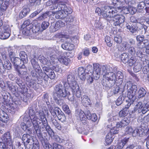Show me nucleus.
Masks as SVG:
<instances>
[{"instance_id": "nucleus-1", "label": "nucleus", "mask_w": 149, "mask_h": 149, "mask_svg": "<svg viewBox=\"0 0 149 149\" xmlns=\"http://www.w3.org/2000/svg\"><path fill=\"white\" fill-rule=\"evenodd\" d=\"M44 114L45 117L46 116H48L49 112L47 108L45 107L42 108L39 111H36L35 115L34 110L31 108L30 109L29 111V115L25 116L24 117H29V120L31 121L33 127L36 132L38 137L39 139L43 138L41 132V127H40V124L41 123L42 119H40V116L41 114Z\"/></svg>"}, {"instance_id": "nucleus-2", "label": "nucleus", "mask_w": 149, "mask_h": 149, "mask_svg": "<svg viewBox=\"0 0 149 149\" xmlns=\"http://www.w3.org/2000/svg\"><path fill=\"white\" fill-rule=\"evenodd\" d=\"M103 76L102 83L105 89H110L115 85L116 80V76L113 73V68L109 66H103L102 68Z\"/></svg>"}, {"instance_id": "nucleus-3", "label": "nucleus", "mask_w": 149, "mask_h": 149, "mask_svg": "<svg viewBox=\"0 0 149 149\" xmlns=\"http://www.w3.org/2000/svg\"><path fill=\"white\" fill-rule=\"evenodd\" d=\"M106 12L107 15H104V16L107 18V20L110 22H113V25H119L124 22L125 20V17L118 13L121 12V10L116 7H108Z\"/></svg>"}, {"instance_id": "nucleus-4", "label": "nucleus", "mask_w": 149, "mask_h": 149, "mask_svg": "<svg viewBox=\"0 0 149 149\" xmlns=\"http://www.w3.org/2000/svg\"><path fill=\"white\" fill-rule=\"evenodd\" d=\"M124 88L127 89V97L132 103L135 101L136 97L140 98L143 97L146 93V91L143 88H140L138 92L136 93L137 89L136 86L133 84L130 81L127 82L126 83Z\"/></svg>"}, {"instance_id": "nucleus-5", "label": "nucleus", "mask_w": 149, "mask_h": 149, "mask_svg": "<svg viewBox=\"0 0 149 149\" xmlns=\"http://www.w3.org/2000/svg\"><path fill=\"white\" fill-rule=\"evenodd\" d=\"M67 81H63L64 89H68L70 88L71 91L74 95L77 97H80L81 94V90L76 80L74 75L71 74L68 75L67 77Z\"/></svg>"}, {"instance_id": "nucleus-6", "label": "nucleus", "mask_w": 149, "mask_h": 149, "mask_svg": "<svg viewBox=\"0 0 149 149\" xmlns=\"http://www.w3.org/2000/svg\"><path fill=\"white\" fill-rule=\"evenodd\" d=\"M67 89H64L63 85L61 84H59L55 86L54 87L55 93L57 94L59 97H68L69 100L73 103L74 102V97L73 94L71 96L70 92L66 90Z\"/></svg>"}, {"instance_id": "nucleus-7", "label": "nucleus", "mask_w": 149, "mask_h": 149, "mask_svg": "<svg viewBox=\"0 0 149 149\" xmlns=\"http://www.w3.org/2000/svg\"><path fill=\"white\" fill-rule=\"evenodd\" d=\"M64 9H60L56 12H50L49 13H52L53 16L55 17L56 19H63L66 17L68 14H70L72 12V9L70 8H67L65 4Z\"/></svg>"}, {"instance_id": "nucleus-8", "label": "nucleus", "mask_w": 149, "mask_h": 149, "mask_svg": "<svg viewBox=\"0 0 149 149\" xmlns=\"http://www.w3.org/2000/svg\"><path fill=\"white\" fill-rule=\"evenodd\" d=\"M29 118L28 117H24L23 120L24 122L21 123V127L24 131H27V132L29 134H35L36 133V131L35 132L33 130H31L29 128V127L31 126L32 123L31 121L29 120Z\"/></svg>"}, {"instance_id": "nucleus-9", "label": "nucleus", "mask_w": 149, "mask_h": 149, "mask_svg": "<svg viewBox=\"0 0 149 149\" xmlns=\"http://www.w3.org/2000/svg\"><path fill=\"white\" fill-rule=\"evenodd\" d=\"M40 119H42V128H45L47 132L49 134L50 136L52 138L55 135V134L53 130L51 129L49 125H48V123L46 117H45V115L43 114H41L40 116Z\"/></svg>"}, {"instance_id": "nucleus-10", "label": "nucleus", "mask_w": 149, "mask_h": 149, "mask_svg": "<svg viewBox=\"0 0 149 149\" xmlns=\"http://www.w3.org/2000/svg\"><path fill=\"white\" fill-rule=\"evenodd\" d=\"M32 24H30L29 20L25 21L21 26L23 34L26 36L30 35L31 34V28L32 27Z\"/></svg>"}, {"instance_id": "nucleus-11", "label": "nucleus", "mask_w": 149, "mask_h": 149, "mask_svg": "<svg viewBox=\"0 0 149 149\" xmlns=\"http://www.w3.org/2000/svg\"><path fill=\"white\" fill-rule=\"evenodd\" d=\"M19 76L21 78H24L26 79V81L28 82H30L29 77H29L27 74V70L24 65H22L21 67H20L19 68L16 70Z\"/></svg>"}, {"instance_id": "nucleus-12", "label": "nucleus", "mask_w": 149, "mask_h": 149, "mask_svg": "<svg viewBox=\"0 0 149 149\" xmlns=\"http://www.w3.org/2000/svg\"><path fill=\"white\" fill-rule=\"evenodd\" d=\"M10 28L7 25H4L0 31V38L2 39H6L10 35Z\"/></svg>"}, {"instance_id": "nucleus-13", "label": "nucleus", "mask_w": 149, "mask_h": 149, "mask_svg": "<svg viewBox=\"0 0 149 149\" xmlns=\"http://www.w3.org/2000/svg\"><path fill=\"white\" fill-rule=\"evenodd\" d=\"M119 8L121 10L124 14L130 13L132 15L134 14L136 11L137 10L136 8L133 6H123L121 8L120 7L116 8Z\"/></svg>"}, {"instance_id": "nucleus-14", "label": "nucleus", "mask_w": 149, "mask_h": 149, "mask_svg": "<svg viewBox=\"0 0 149 149\" xmlns=\"http://www.w3.org/2000/svg\"><path fill=\"white\" fill-rule=\"evenodd\" d=\"M1 139L3 141L6 143L8 146H11L12 145L11 136L9 132H6L3 134Z\"/></svg>"}, {"instance_id": "nucleus-15", "label": "nucleus", "mask_w": 149, "mask_h": 149, "mask_svg": "<svg viewBox=\"0 0 149 149\" xmlns=\"http://www.w3.org/2000/svg\"><path fill=\"white\" fill-rule=\"evenodd\" d=\"M97 72H88L89 75H86V79L87 80V82L89 83H91L93 81V79L95 80L98 79L100 77V72L99 74V77L98 78H97Z\"/></svg>"}, {"instance_id": "nucleus-16", "label": "nucleus", "mask_w": 149, "mask_h": 149, "mask_svg": "<svg viewBox=\"0 0 149 149\" xmlns=\"http://www.w3.org/2000/svg\"><path fill=\"white\" fill-rule=\"evenodd\" d=\"M75 114L76 116L80 120L84 121L83 123L85 122L86 120V114L81 109H78L76 110Z\"/></svg>"}, {"instance_id": "nucleus-17", "label": "nucleus", "mask_w": 149, "mask_h": 149, "mask_svg": "<svg viewBox=\"0 0 149 149\" xmlns=\"http://www.w3.org/2000/svg\"><path fill=\"white\" fill-rule=\"evenodd\" d=\"M31 62L33 68L36 70V71L38 73L40 76L42 77L43 76L42 74L43 73L42 72V71L38 63L36 62L35 59L33 58L31 59Z\"/></svg>"}, {"instance_id": "nucleus-18", "label": "nucleus", "mask_w": 149, "mask_h": 149, "mask_svg": "<svg viewBox=\"0 0 149 149\" xmlns=\"http://www.w3.org/2000/svg\"><path fill=\"white\" fill-rule=\"evenodd\" d=\"M66 53H64L62 56H61L58 59V60L61 63L66 65H68L70 63V60L69 58L65 56Z\"/></svg>"}, {"instance_id": "nucleus-19", "label": "nucleus", "mask_w": 149, "mask_h": 149, "mask_svg": "<svg viewBox=\"0 0 149 149\" xmlns=\"http://www.w3.org/2000/svg\"><path fill=\"white\" fill-rule=\"evenodd\" d=\"M127 105H125V108L123 109L121 111L119 112V115L120 117H124L127 115L128 113V111L127 110L128 109L132 103L130 101H128Z\"/></svg>"}, {"instance_id": "nucleus-20", "label": "nucleus", "mask_w": 149, "mask_h": 149, "mask_svg": "<svg viewBox=\"0 0 149 149\" xmlns=\"http://www.w3.org/2000/svg\"><path fill=\"white\" fill-rule=\"evenodd\" d=\"M108 7H111L110 6H106L102 10L99 8L97 7L96 8L95 10V13H96L99 15H102L103 17L105 18L107 20V18L106 17L104 16V15H107V13L105 12L107 8Z\"/></svg>"}, {"instance_id": "nucleus-21", "label": "nucleus", "mask_w": 149, "mask_h": 149, "mask_svg": "<svg viewBox=\"0 0 149 149\" xmlns=\"http://www.w3.org/2000/svg\"><path fill=\"white\" fill-rule=\"evenodd\" d=\"M56 3H54V1L52 0V4L51 6L50 7L52 10H55L56 9L60 10V9H63L64 8L65 6V4L64 3H58V1H57Z\"/></svg>"}, {"instance_id": "nucleus-22", "label": "nucleus", "mask_w": 149, "mask_h": 149, "mask_svg": "<svg viewBox=\"0 0 149 149\" xmlns=\"http://www.w3.org/2000/svg\"><path fill=\"white\" fill-rule=\"evenodd\" d=\"M139 130L137 129H136L134 130H133L132 128L131 127H127L125 129V132L126 134H132V136H135L136 135H140V132L139 131Z\"/></svg>"}, {"instance_id": "nucleus-23", "label": "nucleus", "mask_w": 149, "mask_h": 149, "mask_svg": "<svg viewBox=\"0 0 149 149\" xmlns=\"http://www.w3.org/2000/svg\"><path fill=\"white\" fill-rule=\"evenodd\" d=\"M130 122V119L129 117L124 118L120 122L117 123L118 127H124L128 125Z\"/></svg>"}, {"instance_id": "nucleus-24", "label": "nucleus", "mask_w": 149, "mask_h": 149, "mask_svg": "<svg viewBox=\"0 0 149 149\" xmlns=\"http://www.w3.org/2000/svg\"><path fill=\"white\" fill-rule=\"evenodd\" d=\"M143 102L144 104L143 113L145 114L149 111V96H146Z\"/></svg>"}, {"instance_id": "nucleus-25", "label": "nucleus", "mask_w": 149, "mask_h": 149, "mask_svg": "<svg viewBox=\"0 0 149 149\" xmlns=\"http://www.w3.org/2000/svg\"><path fill=\"white\" fill-rule=\"evenodd\" d=\"M64 25L63 23L61 21H59L55 23L52 24L51 27L53 29V31H57L61 27L63 26Z\"/></svg>"}, {"instance_id": "nucleus-26", "label": "nucleus", "mask_w": 149, "mask_h": 149, "mask_svg": "<svg viewBox=\"0 0 149 149\" xmlns=\"http://www.w3.org/2000/svg\"><path fill=\"white\" fill-rule=\"evenodd\" d=\"M9 5L8 1L6 0H1L0 1V9L2 12L5 11Z\"/></svg>"}, {"instance_id": "nucleus-27", "label": "nucleus", "mask_w": 149, "mask_h": 149, "mask_svg": "<svg viewBox=\"0 0 149 149\" xmlns=\"http://www.w3.org/2000/svg\"><path fill=\"white\" fill-rule=\"evenodd\" d=\"M114 137L113 135L111 133H109L106 136L105 141L104 143L105 145L107 146L111 144Z\"/></svg>"}, {"instance_id": "nucleus-28", "label": "nucleus", "mask_w": 149, "mask_h": 149, "mask_svg": "<svg viewBox=\"0 0 149 149\" xmlns=\"http://www.w3.org/2000/svg\"><path fill=\"white\" fill-rule=\"evenodd\" d=\"M8 119V116L7 114L3 111H1V113L0 114V127L2 126V122L6 123Z\"/></svg>"}, {"instance_id": "nucleus-29", "label": "nucleus", "mask_w": 149, "mask_h": 149, "mask_svg": "<svg viewBox=\"0 0 149 149\" xmlns=\"http://www.w3.org/2000/svg\"><path fill=\"white\" fill-rule=\"evenodd\" d=\"M11 61L13 63L14 68L16 69H17L20 67L19 65L22 61L18 57H15L11 58Z\"/></svg>"}, {"instance_id": "nucleus-30", "label": "nucleus", "mask_w": 149, "mask_h": 149, "mask_svg": "<svg viewBox=\"0 0 149 149\" xmlns=\"http://www.w3.org/2000/svg\"><path fill=\"white\" fill-rule=\"evenodd\" d=\"M81 99V102L84 106L88 107L91 104V100L88 96L84 95Z\"/></svg>"}, {"instance_id": "nucleus-31", "label": "nucleus", "mask_w": 149, "mask_h": 149, "mask_svg": "<svg viewBox=\"0 0 149 149\" xmlns=\"http://www.w3.org/2000/svg\"><path fill=\"white\" fill-rule=\"evenodd\" d=\"M49 111L52 115L54 117H56L59 114L62 112L61 110L57 107H51L49 109Z\"/></svg>"}, {"instance_id": "nucleus-32", "label": "nucleus", "mask_w": 149, "mask_h": 149, "mask_svg": "<svg viewBox=\"0 0 149 149\" xmlns=\"http://www.w3.org/2000/svg\"><path fill=\"white\" fill-rule=\"evenodd\" d=\"M61 47L65 50H72L74 49V46L70 43L66 42L61 45Z\"/></svg>"}, {"instance_id": "nucleus-33", "label": "nucleus", "mask_w": 149, "mask_h": 149, "mask_svg": "<svg viewBox=\"0 0 149 149\" xmlns=\"http://www.w3.org/2000/svg\"><path fill=\"white\" fill-rule=\"evenodd\" d=\"M78 74L81 80H84L86 79L85 75H86L85 72V70L82 67H80L78 68Z\"/></svg>"}, {"instance_id": "nucleus-34", "label": "nucleus", "mask_w": 149, "mask_h": 149, "mask_svg": "<svg viewBox=\"0 0 149 149\" xmlns=\"http://www.w3.org/2000/svg\"><path fill=\"white\" fill-rule=\"evenodd\" d=\"M22 140L25 143H29L32 141V138L29 134H24L22 136Z\"/></svg>"}, {"instance_id": "nucleus-35", "label": "nucleus", "mask_w": 149, "mask_h": 149, "mask_svg": "<svg viewBox=\"0 0 149 149\" xmlns=\"http://www.w3.org/2000/svg\"><path fill=\"white\" fill-rule=\"evenodd\" d=\"M143 107L144 104H143L141 102H139L135 106L134 110L136 111H137L139 113L142 112L143 113Z\"/></svg>"}, {"instance_id": "nucleus-36", "label": "nucleus", "mask_w": 149, "mask_h": 149, "mask_svg": "<svg viewBox=\"0 0 149 149\" xmlns=\"http://www.w3.org/2000/svg\"><path fill=\"white\" fill-rule=\"evenodd\" d=\"M19 56L20 57V60L23 63H27L28 61L27 56L25 52L24 51H21L19 54Z\"/></svg>"}, {"instance_id": "nucleus-37", "label": "nucleus", "mask_w": 149, "mask_h": 149, "mask_svg": "<svg viewBox=\"0 0 149 149\" xmlns=\"http://www.w3.org/2000/svg\"><path fill=\"white\" fill-rule=\"evenodd\" d=\"M130 19L132 22H137L140 24H142L145 21V18L143 17H140L136 19L134 17L132 16L130 17Z\"/></svg>"}, {"instance_id": "nucleus-38", "label": "nucleus", "mask_w": 149, "mask_h": 149, "mask_svg": "<svg viewBox=\"0 0 149 149\" xmlns=\"http://www.w3.org/2000/svg\"><path fill=\"white\" fill-rule=\"evenodd\" d=\"M39 59L41 63L44 65H49L50 64H52V63L50 62V61L48 60L44 56H40L39 57Z\"/></svg>"}, {"instance_id": "nucleus-39", "label": "nucleus", "mask_w": 149, "mask_h": 149, "mask_svg": "<svg viewBox=\"0 0 149 149\" xmlns=\"http://www.w3.org/2000/svg\"><path fill=\"white\" fill-rule=\"evenodd\" d=\"M93 67L94 68V71L93 72H97V78H98L99 77V74L101 70V66L98 63H94L93 64Z\"/></svg>"}, {"instance_id": "nucleus-40", "label": "nucleus", "mask_w": 149, "mask_h": 149, "mask_svg": "<svg viewBox=\"0 0 149 149\" xmlns=\"http://www.w3.org/2000/svg\"><path fill=\"white\" fill-rule=\"evenodd\" d=\"M17 105L15 103L10 105L8 108V111L11 113H14L17 110Z\"/></svg>"}, {"instance_id": "nucleus-41", "label": "nucleus", "mask_w": 149, "mask_h": 149, "mask_svg": "<svg viewBox=\"0 0 149 149\" xmlns=\"http://www.w3.org/2000/svg\"><path fill=\"white\" fill-rule=\"evenodd\" d=\"M30 11V10L29 8H23L22 10L20 13L19 17L21 19L22 18L29 13Z\"/></svg>"}, {"instance_id": "nucleus-42", "label": "nucleus", "mask_w": 149, "mask_h": 149, "mask_svg": "<svg viewBox=\"0 0 149 149\" xmlns=\"http://www.w3.org/2000/svg\"><path fill=\"white\" fill-rule=\"evenodd\" d=\"M136 47L135 48L133 46H130L128 48H127V49L128 50V54L132 56H134L136 52Z\"/></svg>"}, {"instance_id": "nucleus-43", "label": "nucleus", "mask_w": 149, "mask_h": 149, "mask_svg": "<svg viewBox=\"0 0 149 149\" xmlns=\"http://www.w3.org/2000/svg\"><path fill=\"white\" fill-rule=\"evenodd\" d=\"M129 139V137L124 138L121 141V142L118 143L117 147L123 148L124 146L127 142Z\"/></svg>"}, {"instance_id": "nucleus-44", "label": "nucleus", "mask_w": 149, "mask_h": 149, "mask_svg": "<svg viewBox=\"0 0 149 149\" xmlns=\"http://www.w3.org/2000/svg\"><path fill=\"white\" fill-rule=\"evenodd\" d=\"M129 54L126 53H124L121 55V60L124 63H127L129 60Z\"/></svg>"}, {"instance_id": "nucleus-45", "label": "nucleus", "mask_w": 149, "mask_h": 149, "mask_svg": "<svg viewBox=\"0 0 149 149\" xmlns=\"http://www.w3.org/2000/svg\"><path fill=\"white\" fill-rule=\"evenodd\" d=\"M149 44V41L147 39H143L142 42L140 43H138L137 44V47L140 49H142L145 46L148 45Z\"/></svg>"}, {"instance_id": "nucleus-46", "label": "nucleus", "mask_w": 149, "mask_h": 149, "mask_svg": "<svg viewBox=\"0 0 149 149\" xmlns=\"http://www.w3.org/2000/svg\"><path fill=\"white\" fill-rule=\"evenodd\" d=\"M3 73L5 71V69L9 70L11 68V64L9 60H6L4 61V64H3Z\"/></svg>"}, {"instance_id": "nucleus-47", "label": "nucleus", "mask_w": 149, "mask_h": 149, "mask_svg": "<svg viewBox=\"0 0 149 149\" xmlns=\"http://www.w3.org/2000/svg\"><path fill=\"white\" fill-rule=\"evenodd\" d=\"M78 131L79 133L83 134L85 135H87L88 132L87 130H86L85 129L84 127L83 126H81L80 127H77V128Z\"/></svg>"}, {"instance_id": "nucleus-48", "label": "nucleus", "mask_w": 149, "mask_h": 149, "mask_svg": "<svg viewBox=\"0 0 149 149\" xmlns=\"http://www.w3.org/2000/svg\"><path fill=\"white\" fill-rule=\"evenodd\" d=\"M135 41L133 40H130L129 42H125L123 43V45L125 47L126 49H127V48H128L130 46H132L135 44Z\"/></svg>"}, {"instance_id": "nucleus-49", "label": "nucleus", "mask_w": 149, "mask_h": 149, "mask_svg": "<svg viewBox=\"0 0 149 149\" xmlns=\"http://www.w3.org/2000/svg\"><path fill=\"white\" fill-rule=\"evenodd\" d=\"M121 127H118L117 126V123L116 124V126L112 128H110L111 129L109 133L113 134L114 135L115 134L118 133L119 130V128Z\"/></svg>"}, {"instance_id": "nucleus-50", "label": "nucleus", "mask_w": 149, "mask_h": 149, "mask_svg": "<svg viewBox=\"0 0 149 149\" xmlns=\"http://www.w3.org/2000/svg\"><path fill=\"white\" fill-rule=\"evenodd\" d=\"M95 27L97 29H103L104 25L100 20H96L95 24Z\"/></svg>"}, {"instance_id": "nucleus-51", "label": "nucleus", "mask_w": 149, "mask_h": 149, "mask_svg": "<svg viewBox=\"0 0 149 149\" xmlns=\"http://www.w3.org/2000/svg\"><path fill=\"white\" fill-rule=\"evenodd\" d=\"M58 119L60 120L62 122H65L66 118L63 113L61 112L59 114L57 115L56 116Z\"/></svg>"}, {"instance_id": "nucleus-52", "label": "nucleus", "mask_w": 149, "mask_h": 149, "mask_svg": "<svg viewBox=\"0 0 149 149\" xmlns=\"http://www.w3.org/2000/svg\"><path fill=\"white\" fill-rule=\"evenodd\" d=\"M141 66L139 63L138 62L135 63L133 68L134 72H139L141 70Z\"/></svg>"}, {"instance_id": "nucleus-53", "label": "nucleus", "mask_w": 149, "mask_h": 149, "mask_svg": "<svg viewBox=\"0 0 149 149\" xmlns=\"http://www.w3.org/2000/svg\"><path fill=\"white\" fill-rule=\"evenodd\" d=\"M52 122L55 127L57 129L59 130H60L61 129V126L60 124L57 122L56 119H52Z\"/></svg>"}, {"instance_id": "nucleus-54", "label": "nucleus", "mask_w": 149, "mask_h": 149, "mask_svg": "<svg viewBox=\"0 0 149 149\" xmlns=\"http://www.w3.org/2000/svg\"><path fill=\"white\" fill-rule=\"evenodd\" d=\"M126 27L132 33H135L137 32L138 31L137 28L131 26L129 25H127Z\"/></svg>"}, {"instance_id": "nucleus-55", "label": "nucleus", "mask_w": 149, "mask_h": 149, "mask_svg": "<svg viewBox=\"0 0 149 149\" xmlns=\"http://www.w3.org/2000/svg\"><path fill=\"white\" fill-rule=\"evenodd\" d=\"M50 58L51 60L50 62L52 63V65L54 63L55 61L58 59V58L55 54L52 55L51 54H50Z\"/></svg>"}, {"instance_id": "nucleus-56", "label": "nucleus", "mask_w": 149, "mask_h": 149, "mask_svg": "<svg viewBox=\"0 0 149 149\" xmlns=\"http://www.w3.org/2000/svg\"><path fill=\"white\" fill-rule=\"evenodd\" d=\"M105 41L107 46L109 47H111L112 45V42L111 41V38L107 36L105 38Z\"/></svg>"}, {"instance_id": "nucleus-57", "label": "nucleus", "mask_w": 149, "mask_h": 149, "mask_svg": "<svg viewBox=\"0 0 149 149\" xmlns=\"http://www.w3.org/2000/svg\"><path fill=\"white\" fill-rule=\"evenodd\" d=\"M136 59L134 56L131 57L127 63L130 66H132L136 62Z\"/></svg>"}, {"instance_id": "nucleus-58", "label": "nucleus", "mask_w": 149, "mask_h": 149, "mask_svg": "<svg viewBox=\"0 0 149 149\" xmlns=\"http://www.w3.org/2000/svg\"><path fill=\"white\" fill-rule=\"evenodd\" d=\"M111 88V91L113 92V93L114 94H117L119 90V88L116 85H115L114 86H113L111 87L110 88Z\"/></svg>"}, {"instance_id": "nucleus-59", "label": "nucleus", "mask_w": 149, "mask_h": 149, "mask_svg": "<svg viewBox=\"0 0 149 149\" xmlns=\"http://www.w3.org/2000/svg\"><path fill=\"white\" fill-rule=\"evenodd\" d=\"M8 55L10 60L11 58H15L14 56L15 53L14 50L13 49L10 48H9L8 50Z\"/></svg>"}, {"instance_id": "nucleus-60", "label": "nucleus", "mask_w": 149, "mask_h": 149, "mask_svg": "<svg viewBox=\"0 0 149 149\" xmlns=\"http://www.w3.org/2000/svg\"><path fill=\"white\" fill-rule=\"evenodd\" d=\"M52 149H65L63 146L61 145L54 143L53 144V147Z\"/></svg>"}, {"instance_id": "nucleus-61", "label": "nucleus", "mask_w": 149, "mask_h": 149, "mask_svg": "<svg viewBox=\"0 0 149 149\" xmlns=\"http://www.w3.org/2000/svg\"><path fill=\"white\" fill-rule=\"evenodd\" d=\"M124 76L123 74L120 71H118L116 74V80L118 79H121V82L122 81V79H123Z\"/></svg>"}, {"instance_id": "nucleus-62", "label": "nucleus", "mask_w": 149, "mask_h": 149, "mask_svg": "<svg viewBox=\"0 0 149 149\" xmlns=\"http://www.w3.org/2000/svg\"><path fill=\"white\" fill-rule=\"evenodd\" d=\"M55 77V74L54 71L51 69V71H50L49 73L47 74V78L48 77H49L51 79H54Z\"/></svg>"}, {"instance_id": "nucleus-63", "label": "nucleus", "mask_w": 149, "mask_h": 149, "mask_svg": "<svg viewBox=\"0 0 149 149\" xmlns=\"http://www.w3.org/2000/svg\"><path fill=\"white\" fill-rule=\"evenodd\" d=\"M8 87L9 89L13 93H15L17 91L16 87L11 84H8Z\"/></svg>"}, {"instance_id": "nucleus-64", "label": "nucleus", "mask_w": 149, "mask_h": 149, "mask_svg": "<svg viewBox=\"0 0 149 149\" xmlns=\"http://www.w3.org/2000/svg\"><path fill=\"white\" fill-rule=\"evenodd\" d=\"M52 139H54L55 141L59 143H61L63 142V140L58 135H55Z\"/></svg>"}]
</instances>
